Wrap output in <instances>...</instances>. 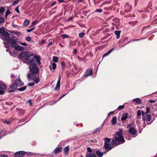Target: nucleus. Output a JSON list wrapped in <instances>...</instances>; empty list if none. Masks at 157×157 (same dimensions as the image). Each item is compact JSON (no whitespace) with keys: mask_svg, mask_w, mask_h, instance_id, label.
I'll return each mask as SVG.
<instances>
[{"mask_svg":"<svg viewBox=\"0 0 157 157\" xmlns=\"http://www.w3.org/2000/svg\"><path fill=\"white\" fill-rule=\"evenodd\" d=\"M119 131L116 132L115 137L112 140L111 144L113 147L125 142L124 137L122 135L123 130L121 129H118Z\"/></svg>","mask_w":157,"mask_h":157,"instance_id":"obj_1","label":"nucleus"},{"mask_svg":"<svg viewBox=\"0 0 157 157\" xmlns=\"http://www.w3.org/2000/svg\"><path fill=\"white\" fill-rule=\"evenodd\" d=\"M37 64L36 63L29 65V68L30 73L27 74V79L34 78L36 75L39 74V69L38 67Z\"/></svg>","mask_w":157,"mask_h":157,"instance_id":"obj_2","label":"nucleus"},{"mask_svg":"<svg viewBox=\"0 0 157 157\" xmlns=\"http://www.w3.org/2000/svg\"><path fill=\"white\" fill-rule=\"evenodd\" d=\"M151 107L147 106L145 108V111L144 110L142 111V120L144 121V123L146 122L147 124L149 125L152 122L151 121V116L150 114H148L151 110Z\"/></svg>","mask_w":157,"mask_h":157,"instance_id":"obj_3","label":"nucleus"},{"mask_svg":"<svg viewBox=\"0 0 157 157\" xmlns=\"http://www.w3.org/2000/svg\"><path fill=\"white\" fill-rule=\"evenodd\" d=\"M26 59V63L29 65L36 63L40 65L41 63L40 57L39 55L36 56L31 54L28 56Z\"/></svg>","mask_w":157,"mask_h":157,"instance_id":"obj_4","label":"nucleus"},{"mask_svg":"<svg viewBox=\"0 0 157 157\" xmlns=\"http://www.w3.org/2000/svg\"><path fill=\"white\" fill-rule=\"evenodd\" d=\"M0 34H1L2 36H4L3 40H9L10 46L12 47H13L15 46L14 45L16 44L17 42L15 39H9L10 34L8 32L5 31L4 27H2L0 28Z\"/></svg>","mask_w":157,"mask_h":157,"instance_id":"obj_5","label":"nucleus"},{"mask_svg":"<svg viewBox=\"0 0 157 157\" xmlns=\"http://www.w3.org/2000/svg\"><path fill=\"white\" fill-rule=\"evenodd\" d=\"M23 82H22L19 77L15 80V82H13L12 83L9 85V87L11 90L8 89L7 91L9 93H13L18 86H20L23 85Z\"/></svg>","mask_w":157,"mask_h":157,"instance_id":"obj_6","label":"nucleus"},{"mask_svg":"<svg viewBox=\"0 0 157 157\" xmlns=\"http://www.w3.org/2000/svg\"><path fill=\"white\" fill-rule=\"evenodd\" d=\"M86 157H97L94 152L93 149L88 147L87 148V151L86 152Z\"/></svg>","mask_w":157,"mask_h":157,"instance_id":"obj_7","label":"nucleus"},{"mask_svg":"<svg viewBox=\"0 0 157 157\" xmlns=\"http://www.w3.org/2000/svg\"><path fill=\"white\" fill-rule=\"evenodd\" d=\"M7 86L3 83H0V95H3L5 93V90L6 89Z\"/></svg>","mask_w":157,"mask_h":157,"instance_id":"obj_8","label":"nucleus"},{"mask_svg":"<svg viewBox=\"0 0 157 157\" xmlns=\"http://www.w3.org/2000/svg\"><path fill=\"white\" fill-rule=\"evenodd\" d=\"M121 120L122 121H126L128 118H130L131 116L127 113H123L121 114Z\"/></svg>","mask_w":157,"mask_h":157,"instance_id":"obj_9","label":"nucleus"},{"mask_svg":"<svg viewBox=\"0 0 157 157\" xmlns=\"http://www.w3.org/2000/svg\"><path fill=\"white\" fill-rule=\"evenodd\" d=\"M103 147L106 150H108V151L105 152V153L106 152H108V151H110L113 148L111 144H110L107 143H105Z\"/></svg>","mask_w":157,"mask_h":157,"instance_id":"obj_10","label":"nucleus"},{"mask_svg":"<svg viewBox=\"0 0 157 157\" xmlns=\"http://www.w3.org/2000/svg\"><path fill=\"white\" fill-rule=\"evenodd\" d=\"M25 151H18L14 153V157H23L25 155Z\"/></svg>","mask_w":157,"mask_h":157,"instance_id":"obj_11","label":"nucleus"},{"mask_svg":"<svg viewBox=\"0 0 157 157\" xmlns=\"http://www.w3.org/2000/svg\"><path fill=\"white\" fill-rule=\"evenodd\" d=\"M124 8L125 10L124 11L126 13H128L130 12L131 11L132 9L131 5H130L128 3H127L125 4Z\"/></svg>","mask_w":157,"mask_h":157,"instance_id":"obj_12","label":"nucleus"},{"mask_svg":"<svg viewBox=\"0 0 157 157\" xmlns=\"http://www.w3.org/2000/svg\"><path fill=\"white\" fill-rule=\"evenodd\" d=\"M39 74L36 75L35 76V77L34 78H30V79H28L29 80H34V82L36 83H38L40 81V79L39 78Z\"/></svg>","mask_w":157,"mask_h":157,"instance_id":"obj_13","label":"nucleus"},{"mask_svg":"<svg viewBox=\"0 0 157 157\" xmlns=\"http://www.w3.org/2000/svg\"><path fill=\"white\" fill-rule=\"evenodd\" d=\"M61 79V76H59L57 82L56 86L54 88L55 90H58L60 89V80Z\"/></svg>","mask_w":157,"mask_h":157,"instance_id":"obj_14","label":"nucleus"},{"mask_svg":"<svg viewBox=\"0 0 157 157\" xmlns=\"http://www.w3.org/2000/svg\"><path fill=\"white\" fill-rule=\"evenodd\" d=\"M136 130L135 128L130 127L128 129V133L132 135H135L136 133Z\"/></svg>","mask_w":157,"mask_h":157,"instance_id":"obj_15","label":"nucleus"},{"mask_svg":"<svg viewBox=\"0 0 157 157\" xmlns=\"http://www.w3.org/2000/svg\"><path fill=\"white\" fill-rule=\"evenodd\" d=\"M28 56L27 55V53L26 52H22L20 53L19 55V57L20 58V59L21 58H25L26 59Z\"/></svg>","mask_w":157,"mask_h":157,"instance_id":"obj_16","label":"nucleus"},{"mask_svg":"<svg viewBox=\"0 0 157 157\" xmlns=\"http://www.w3.org/2000/svg\"><path fill=\"white\" fill-rule=\"evenodd\" d=\"M93 74L92 70L91 68H89L87 70L86 72L84 74V76L87 77L90 75H91Z\"/></svg>","mask_w":157,"mask_h":157,"instance_id":"obj_17","label":"nucleus"},{"mask_svg":"<svg viewBox=\"0 0 157 157\" xmlns=\"http://www.w3.org/2000/svg\"><path fill=\"white\" fill-rule=\"evenodd\" d=\"M13 47L14 49L17 51H21L24 49V48L23 47L20 45L15 46Z\"/></svg>","mask_w":157,"mask_h":157,"instance_id":"obj_18","label":"nucleus"},{"mask_svg":"<svg viewBox=\"0 0 157 157\" xmlns=\"http://www.w3.org/2000/svg\"><path fill=\"white\" fill-rule=\"evenodd\" d=\"M62 148L61 147H56L54 150V152L55 154H57L62 151Z\"/></svg>","mask_w":157,"mask_h":157,"instance_id":"obj_19","label":"nucleus"},{"mask_svg":"<svg viewBox=\"0 0 157 157\" xmlns=\"http://www.w3.org/2000/svg\"><path fill=\"white\" fill-rule=\"evenodd\" d=\"M16 110L19 111L18 115L21 116L23 115L25 112L24 110L18 108L16 109Z\"/></svg>","mask_w":157,"mask_h":157,"instance_id":"obj_20","label":"nucleus"},{"mask_svg":"<svg viewBox=\"0 0 157 157\" xmlns=\"http://www.w3.org/2000/svg\"><path fill=\"white\" fill-rule=\"evenodd\" d=\"M56 64L55 63H53L52 64V65H50L49 66V68L50 71H52V70L54 71L56 69Z\"/></svg>","mask_w":157,"mask_h":157,"instance_id":"obj_21","label":"nucleus"},{"mask_svg":"<svg viewBox=\"0 0 157 157\" xmlns=\"http://www.w3.org/2000/svg\"><path fill=\"white\" fill-rule=\"evenodd\" d=\"M95 153L98 157H102L103 156V153L99 150L96 151Z\"/></svg>","mask_w":157,"mask_h":157,"instance_id":"obj_22","label":"nucleus"},{"mask_svg":"<svg viewBox=\"0 0 157 157\" xmlns=\"http://www.w3.org/2000/svg\"><path fill=\"white\" fill-rule=\"evenodd\" d=\"M121 33V31H115L114 32V33L117 36L116 39H118L119 38L120 36V33Z\"/></svg>","mask_w":157,"mask_h":157,"instance_id":"obj_23","label":"nucleus"},{"mask_svg":"<svg viewBox=\"0 0 157 157\" xmlns=\"http://www.w3.org/2000/svg\"><path fill=\"white\" fill-rule=\"evenodd\" d=\"M115 48V47H114L113 48H112L111 49H110V50H109V51H108V52H107V53H105V54L103 55V58L105 57V56H108V55H109L111 52L113 50H114V49Z\"/></svg>","mask_w":157,"mask_h":157,"instance_id":"obj_24","label":"nucleus"},{"mask_svg":"<svg viewBox=\"0 0 157 157\" xmlns=\"http://www.w3.org/2000/svg\"><path fill=\"white\" fill-rule=\"evenodd\" d=\"M117 117L116 116L113 117L111 121V124L113 125L115 124L117 122Z\"/></svg>","mask_w":157,"mask_h":157,"instance_id":"obj_25","label":"nucleus"},{"mask_svg":"<svg viewBox=\"0 0 157 157\" xmlns=\"http://www.w3.org/2000/svg\"><path fill=\"white\" fill-rule=\"evenodd\" d=\"M34 153H33L31 152H27L25 151V155L27 157H30L31 156L33 155H34Z\"/></svg>","mask_w":157,"mask_h":157,"instance_id":"obj_26","label":"nucleus"},{"mask_svg":"<svg viewBox=\"0 0 157 157\" xmlns=\"http://www.w3.org/2000/svg\"><path fill=\"white\" fill-rule=\"evenodd\" d=\"M133 101L137 104H141L142 103L141 100L139 98H136L133 100Z\"/></svg>","mask_w":157,"mask_h":157,"instance_id":"obj_27","label":"nucleus"},{"mask_svg":"<svg viewBox=\"0 0 157 157\" xmlns=\"http://www.w3.org/2000/svg\"><path fill=\"white\" fill-rule=\"evenodd\" d=\"M69 146L66 147L64 149V151L65 155H67V152L69 151Z\"/></svg>","mask_w":157,"mask_h":157,"instance_id":"obj_28","label":"nucleus"},{"mask_svg":"<svg viewBox=\"0 0 157 157\" xmlns=\"http://www.w3.org/2000/svg\"><path fill=\"white\" fill-rule=\"evenodd\" d=\"M153 20L154 21L151 23V25H152L157 24V16L155 17Z\"/></svg>","mask_w":157,"mask_h":157,"instance_id":"obj_29","label":"nucleus"},{"mask_svg":"<svg viewBox=\"0 0 157 157\" xmlns=\"http://www.w3.org/2000/svg\"><path fill=\"white\" fill-rule=\"evenodd\" d=\"M142 113V111L140 110H138L137 113V119H140V117L139 118V117L141 115Z\"/></svg>","mask_w":157,"mask_h":157,"instance_id":"obj_30","label":"nucleus"},{"mask_svg":"<svg viewBox=\"0 0 157 157\" xmlns=\"http://www.w3.org/2000/svg\"><path fill=\"white\" fill-rule=\"evenodd\" d=\"M29 23V21L28 20H25L23 23V25L25 26H27Z\"/></svg>","mask_w":157,"mask_h":157,"instance_id":"obj_31","label":"nucleus"},{"mask_svg":"<svg viewBox=\"0 0 157 157\" xmlns=\"http://www.w3.org/2000/svg\"><path fill=\"white\" fill-rule=\"evenodd\" d=\"M53 60L54 63H57L59 60V58L57 56H53Z\"/></svg>","mask_w":157,"mask_h":157,"instance_id":"obj_32","label":"nucleus"},{"mask_svg":"<svg viewBox=\"0 0 157 157\" xmlns=\"http://www.w3.org/2000/svg\"><path fill=\"white\" fill-rule=\"evenodd\" d=\"M26 86H25L23 87L19 88V89H17V90L19 91H23L26 89Z\"/></svg>","mask_w":157,"mask_h":157,"instance_id":"obj_33","label":"nucleus"},{"mask_svg":"<svg viewBox=\"0 0 157 157\" xmlns=\"http://www.w3.org/2000/svg\"><path fill=\"white\" fill-rule=\"evenodd\" d=\"M101 130V128L100 127L97 128H96L94 129L93 131V133H96L98 131H99Z\"/></svg>","mask_w":157,"mask_h":157,"instance_id":"obj_34","label":"nucleus"},{"mask_svg":"<svg viewBox=\"0 0 157 157\" xmlns=\"http://www.w3.org/2000/svg\"><path fill=\"white\" fill-rule=\"evenodd\" d=\"M104 140H105V143H109L111 141V139L107 137L104 138Z\"/></svg>","mask_w":157,"mask_h":157,"instance_id":"obj_35","label":"nucleus"},{"mask_svg":"<svg viewBox=\"0 0 157 157\" xmlns=\"http://www.w3.org/2000/svg\"><path fill=\"white\" fill-rule=\"evenodd\" d=\"M10 13V12L9 10H7L6 12L5 17H7L8 15Z\"/></svg>","mask_w":157,"mask_h":157,"instance_id":"obj_36","label":"nucleus"},{"mask_svg":"<svg viewBox=\"0 0 157 157\" xmlns=\"http://www.w3.org/2000/svg\"><path fill=\"white\" fill-rule=\"evenodd\" d=\"M61 37L63 39L69 38V36L66 34H63L61 35Z\"/></svg>","mask_w":157,"mask_h":157,"instance_id":"obj_37","label":"nucleus"},{"mask_svg":"<svg viewBox=\"0 0 157 157\" xmlns=\"http://www.w3.org/2000/svg\"><path fill=\"white\" fill-rule=\"evenodd\" d=\"M85 35V32H82L81 33H80L79 34V37L80 38H82Z\"/></svg>","mask_w":157,"mask_h":157,"instance_id":"obj_38","label":"nucleus"},{"mask_svg":"<svg viewBox=\"0 0 157 157\" xmlns=\"http://www.w3.org/2000/svg\"><path fill=\"white\" fill-rule=\"evenodd\" d=\"M65 63L64 61H63L61 63V67L62 69H63L65 66Z\"/></svg>","mask_w":157,"mask_h":157,"instance_id":"obj_39","label":"nucleus"},{"mask_svg":"<svg viewBox=\"0 0 157 157\" xmlns=\"http://www.w3.org/2000/svg\"><path fill=\"white\" fill-rule=\"evenodd\" d=\"M124 108V105H120L117 108V110H121L123 109Z\"/></svg>","mask_w":157,"mask_h":157,"instance_id":"obj_40","label":"nucleus"},{"mask_svg":"<svg viewBox=\"0 0 157 157\" xmlns=\"http://www.w3.org/2000/svg\"><path fill=\"white\" fill-rule=\"evenodd\" d=\"M38 23L37 21L35 20L32 22V25L33 26L35 25Z\"/></svg>","mask_w":157,"mask_h":157,"instance_id":"obj_41","label":"nucleus"},{"mask_svg":"<svg viewBox=\"0 0 157 157\" xmlns=\"http://www.w3.org/2000/svg\"><path fill=\"white\" fill-rule=\"evenodd\" d=\"M5 8L4 7H2L0 9V13H2L5 11Z\"/></svg>","mask_w":157,"mask_h":157,"instance_id":"obj_42","label":"nucleus"},{"mask_svg":"<svg viewBox=\"0 0 157 157\" xmlns=\"http://www.w3.org/2000/svg\"><path fill=\"white\" fill-rule=\"evenodd\" d=\"M19 6H18L15 9V11L18 13H20V12L19 10Z\"/></svg>","mask_w":157,"mask_h":157,"instance_id":"obj_43","label":"nucleus"},{"mask_svg":"<svg viewBox=\"0 0 157 157\" xmlns=\"http://www.w3.org/2000/svg\"><path fill=\"white\" fill-rule=\"evenodd\" d=\"M35 28V27H34L32 29H27L26 30V31L27 32L29 33L33 30Z\"/></svg>","mask_w":157,"mask_h":157,"instance_id":"obj_44","label":"nucleus"},{"mask_svg":"<svg viewBox=\"0 0 157 157\" xmlns=\"http://www.w3.org/2000/svg\"><path fill=\"white\" fill-rule=\"evenodd\" d=\"M137 23V21H132V22H129V23L132 25H134V24H136Z\"/></svg>","mask_w":157,"mask_h":157,"instance_id":"obj_45","label":"nucleus"},{"mask_svg":"<svg viewBox=\"0 0 157 157\" xmlns=\"http://www.w3.org/2000/svg\"><path fill=\"white\" fill-rule=\"evenodd\" d=\"M32 38L30 36H28L26 38V40L28 41H30L31 40Z\"/></svg>","mask_w":157,"mask_h":157,"instance_id":"obj_46","label":"nucleus"},{"mask_svg":"<svg viewBox=\"0 0 157 157\" xmlns=\"http://www.w3.org/2000/svg\"><path fill=\"white\" fill-rule=\"evenodd\" d=\"M102 11V10L101 9H97L95 10V12H98L99 13H101Z\"/></svg>","mask_w":157,"mask_h":157,"instance_id":"obj_47","label":"nucleus"},{"mask_svg":"<svg viewBox=\"0 0 157 157\" xmlns=\"http://www.w3.org/2000/svg\"><path fill=\"white\" fill-rule=\"evenodd\" d=\"M18 0H16L15 1H14L13 3V6H15V5L17 4L18 3Z\"/></svg>","mask_w":157,"mask_h":157,"instance_id":"obj_48","label":"nucleus"},{"mask_svg":"<svg viewBox=\"0 0 157 157\" xmlns=\"http://www.w3.org/2000/svg\"><path fill=\"white\" fill-rule=\"evenodd\" d=\"M4 21V18L2 17H0V23H2Z\"/></svg>","mask_w":157,"mask_h":157,"instance_id":"obj_49","label":"nucleus"},{"mask_svg":"<svg viewBox=\"0 0 157 157\" xmlns=\"http://www.w3.org/2000/svg\"><path fill=\"white\" fill-rule=\"evenodd\" d=\"M11 123L10 121H3V123L4 124H10Z\"/></svg>","mask_w":157,"mask_h":157,"instance_id":"obj_50","label":"nucleus"},{"mask_svg":"<svg viewBox=\"0 0 157 157\" xmlns=\"http://www.w3.org/2000/svg\"><path fill=\"white\" fill-rule=\"evenodd\" d=\"M34 85V82H30L28 84V86H33Z\"/></svg>","mask_w":157,"mask_h":157,"instance_id":"obj_51","label":"nucleus"},{"mask_svg":"<svg viewBox=\"0 0 157 157\" xmlns=\"http://www.w3.org/2000/svg\"><path fill=\"white\" fill-rule=\"evenodd\" d=\"M20 44L21 45H24V46H26L27 45V44L25 42H24V43L20 42Z\"/></svg>","mask_w":157,"mask_h":157,"instance_id":"obj_52","label":"nucleus"},{"mask_svg":"<svg viewBox=\"0 0 157 157\" xmlns=\"http://www.w3.org/2000/svg\"><path fill=\"white\" fill-rule=\"evenodd\" d=\"M28 102L29 103L30 105H31L32 104V101L31 99L29 100L28 101Z\"/></svg>","mask_w":157,"mask_h":157,"instance_id":"obj_53","label":"nucleus"},{"mask_svg":"<svg viewBox=\"0 0 157 157\" xmlns=\"http://www.w3.org/2000/svg\"><path fill=\"white\" fill-rule=\"evenodd\" d=\"M150 27V25H148L147 26H144L143 27V30H142V31L146 28H149V27Z\"/></svg>","mask_w":157,"mask_h":157,"instance_id":"obj_54","label":"nucleus"},{"mask_svg":"<svg viewBox=\"0 0 157 157\" xmlns=\"http://www.w3.org/2000/svg\"><path fill=\"white\" fill-rule=\"evenodd\" d=\"M78 58L79 61H83V59L82 58L80 57L79 56H78Z\"/></svg>","mask_w":157,"mask_h":157,"instance_id":"obj_55","label":"nucleus"},{"mask_svg":"<svg viewBox=\"0 0 157 157\" xmlns=\"http://www.w3.org/2000/svg\"><path fill=\"white\" fill-rule=\"evenodd\" d=\"M0 157H8L6 155H1Z\"/></svg>","mask_w":157,"mask_h":157,"instance_id":"obj_56","label":"nucleus"},{"mask_svg":"<svg viewBox=\"0 0 157 157\" xmlns=\"http://www.w3.org/2000/svg\"><path fill=\"white\" fill-rule=\"evenodd\" d=\"M66 94H63V95H62L61 97L59 98H58V101H59L63 97H64Z\"/></svg>","mask_w":157,"mask_h":157,"instance_id":"obj_57","label":"nucleus"},{"mask_svg":"<svg viewBox=\"0 0 157 157\" xmlns=\"http://www.w3.org/2000/svg\"><path fill=\"white\" fill-rule=\"evenodd\" d=\"M6 51L7 52H9L10 53V48H8L6 49Z\"/></svg>","mask_w":157,"mask_h":157,"instance_id":"obj_58","label":"nucleus"},{"mask_svg":"<svg viewBox=\"0 0 157 157\" xmlns=\"http://www.w3.org/2000/svg\"><path fill=\"white\" fill-rule=\"evenodd\" d=\"M149 101L151 103H154L156 101L154 100H150Z\"/></svg>","mask_w":157,"mask_h":157,"instance_id":"obj_59","label":"nucleus"},{"mask_svg":"<svg viewBox=\"0 0 157 157\" xmlns=\"http://www.w3.org/2000/svg\"><path fill=\"white\" fill-rule=\"evenodd\" d=\"M73 17H71L67 19V21H70L72 20V19H73Z\"/></svg>","mask_w":157,"mask_h":157,"instance_id":"obj_60","label":"nucleus"},{"mask_svg":"<svg viewBox=\"0 0 157 157\" xmlns=\"http://www.w3.org/2000/svg\"><path fill=\"white\" fill-rule=\"evenodd\" d=\"M45 42V40H42L41 42V44H43Z\"/></svg>","mask_w":157,"mask_h":157,"instance_id":"obj_61","label":"nucleus"},{"mask_svg":"<svg viewBox=\"0 0 157 157\" xmlns=\"http://www.w3.org/2000/svg\"><path fill=\"white\" fill-rule=\"evenodd\" d=\"M11 77L13 78H15V76L13 74H12L11 75Z\"/></svg>","mask_w":157,"mask_h":157,"instance_id":"obj_62","label":"nucleus"},{"mask_svg":"<svg viewBox=\"0 0 157 157\" xmlns=\"http://www.w3.org/2000/svg\"><path fill=\"white\" fill-rule=\"evenodd\" d=\"M56 1H54L53 2L51 5L52 6H53L54 5H55V4H56Z\"/></svg>","mask_w":157,"mask_h":157,"instance_id":"obj_63","label":"nucleus"},{"mask_svg":"<svg viewBox=\"0 0 157 157\" xmlns=\"http://www.w3.org/2000/svg\"><path fill=\"white\" fill-rule=\"evenodd\" d=\"M77 51V49H75L74 50L73 52V53L74 54H75L76 53V52Z\"/></svg>","mask_w":157,"mask_h":157,"instance_id":"obj_64","label":"nucleus"}]
</instances>
